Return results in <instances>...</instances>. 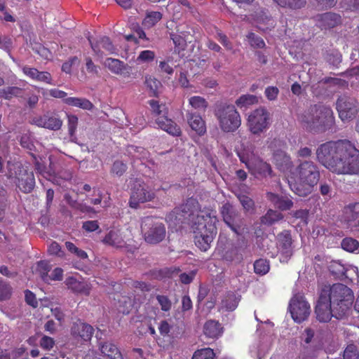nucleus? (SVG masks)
<instances>
[{"label": "nucleus", "instance_id": "b1692460", "mask_svg": "<svg viewBox=\"0 0 359 359\" xmlns=\"http://www.w3.org/2000/svg\"><path fill=\"white\" fill-rule=\"evenodd\" d=\"M65 283L68 288L74 292L87 294L90 292V286L87 282L80 280L74 277H68Z\"/></svg>", "mask_w": 359, "mask_h": 359}, {"label": "nucleus", "instance_id": "774afa93", "mask_svg": "<svg viewBox=\"0 0 359 359\" xmlns=\"http://www.w3.org/2000/svg\"><path fill=\"white\" fill-rule=\"evenodd\" d=\"M79 60L77 57H72V59H70L69 60H68L62 65V69L65 73H70L72 65L74 64H77Z\"/></svg>", "mask_w": 359, "mask_h": 359}, {"label": "nucleus", "instance_id": "603ef678", "mask_svg": "<svg viewBox=\"0 0 359 359\" xmlns=\"http://www.w3.org/2000/svg\"><path fill=\"white\" fill-rule=\"evenodd\" d=\"M34 81L43 82L48 84H52V77L50 73L47 72L37 71V74L34 79Z\"/></svg>", "mask_w": 359, "mask_h": 359}, {"label": "nucleus", "instance_id": "7ed1b4c3", "mask_svg": "<svg viewBox=\"0 0 359 359\" xmlns=\"http://www.w3.org/2000/svg\"><path fill=\"white\" fill-rule=\"evenodd\" d=\"M320 174L316 165L311 161H304L286 175L290 189L299 196H306L317 184Z\"/></svg>", "mask_w": 359, "mask_h": 359}, {"label": "nucleus", "instance_id": "cd10ccee", "mask_svg": "<svg viewBox=\"0 0 359 359\" xmlns=\"http://www.w3.org/2000/svg\"><path fill=\"white\" fill-rule=\"evenodd\" d=\"M203 332L208 337L215 339L221 336L222 327L218 322L209 320L205 324Z\"/></svg>", "mask_w": 359, "mask_h": 359}, {"label": "nucleus", "instance_id": "58836bf2", "mask_svg": "<svg viewBox=\"0 0 359 359\" xmlns=\"http://www.w3.org/2000/svg\"><path fill=\"white\" fill-rule=\"evenodd\" d=\"M281 7H287L292 9L300 8L306 4V0H273Z\"/></svg>", "mask_w": 359, "mask_h": 359}, {"label": "nucleus", "instance_id": "1a4fd4ad", "mask_svg": "<svg viewBox=\"0 0 359 359\" xmlns=\"http://www.w3.org/2000/svg\"><path fill=\"white\" fill-rule=\"evenodd\" d=\"M215 115L224 132H233L241 124V116L233 105H226L218 109Z\"/></svg>", "mask_w": 359, "mask_h": 359}, {"label": "nucleus", "instance_id": "dca6fc26", "mask_svg": "<svg viewBox=\"0 0 359 359\" xmlns=\"http://www.w3.org/2000/svg\"><path fill=\"white\" fill-rule=\"evenodd\" d=\"M278 255L280 262H287L292 255L291 235L288 231H284L278 236Z\"/></svg>", "mask_w": 359, "mask_h": 359}, {"label": "nucleus", "instance_id": "c85d7f7f", "mask_svg": "<svg viewBox=\"0 0 359 359\" xmlns=\"http://www.w3.org/2000/svg\"><path fill=\"white\" fill-rule=\"evenodd\" d=\"M239 298L233 292H229L222 299L220 309L222 311H233L238 306Z\"/></svg>", "mask_w": 359, "mask_h": 359}, {"label": "nucleus", "instance_id": "f257e3e1", "mask_svg": "<svg viewBox=\"0 0 359 359\" xmlns=\"http://www.w3.org/2000/svg\"><path fill=\"white\" fill-rule=\"evenodd\" d=\"M318 161L337 175L359 174V150L348 140L322 144L316 150Z\"/></svg>", "mask_w": 359, "mask_h": 359}, {"label": "nucleus", "instance_id": "473e14b6", "mask_svg": "<svg viewBox=\"0 0 359 359\" xmlns=\"http://www.w3.org/2000/svg\"><path fill=\"white\" fill-rule=\"evenodd\" d=\"M336 266L337 268V271L332 270V272L344 276L346 278H349V276L351 275L352 273H353L358 278V269L356 266H350L346 269H344L343 266H341L340 264L334 262L331 267Z\"/></svg>", "mask_w": 359, "mask_h": 359}, {"label": "nucleus", "instance_id": "f704fd0d", "mask_svg": "<svg viewBox=\"0 0 359 359\" xmlns=\"http://www.w3.org/2000/svg\"><path fill=\"white\" fill-rule=\"evenodd\" d=\"M323 26L325 28L333 27L340 22V16L339 15L327 13L321 16Z\"/></svg>", "mask_w": 359, "mask_h": 359}, {"label": "nucleus", "instance_id": "bb28decb", "mask_svg": "<svg viewBox=\"0 0 359 359\" xmlns=\"http://www.w3.org/2000/svg\"><path fill=\"white\" fill-rule=\"evenodd\" d=\"M101 353L109 359H123L118 348L111 342H104L100 346Z\"/></svg>", "mask_w": 359, "mask_h": 359}, {"label": "nucleus", "instance_id": "2f4dec72", "mask_svg": "<svg viewBox=\"0 0 359 359\" xmlns=\"http://www.w3.org/2000/svg\"><path fill=\"white\" fill-rule=\"evenodd\" d=\"M256 23V26L258 29L264 32L267 31L274 26V20L269 18L265 13H263L260 16L257 18Z\"/></svg>", "mask_w": 359, "mask_h": 359}, {"label": "nucleus", "instance_id": "5701e85b", "mask_svg": "<svg viewBox=\"0 0 359 359\" xmlns=\"http://www.w3.org/2000/svg\"><path fill=\"white\" fill-rule=\"evenodd\" d=\"M267 198L276 208L281 210H290L293 205L291 198L286 196H279L273 193L269 192Z\"/></svg>", "mask_w": 359, "mask_h": 359}, {"label": "nucleus", "instance_id": "3c124183", "mask_svg": "<svg viewBox=\"0 0 359 359\" xmlns=\"http://www.w3.org/2000/svg\"><path fill=\"white\" fill-rule=\"evenodd\" d=\"M172 39L178 50L184 48L187 39L180 34H172Z\"/></svg>", "mask_w": 359, "mask_h": 359}, {"label": "nucleus", "instance_id": "a878e982", "mask_svg": "<svg viewBox=\"0 0 359 359\" xmlns=\"http://www.w3.org/2000/svg\"><path fill=\"white\" fill-rule=\"evenodd\" d=\"M72 333L74 335L79 336L83 341H87L93 336V328L90 325L79 323L74 325Z\"/></svg>", "mask_w": 359, "mask_h": 359}, {"label": "nucleus", "instance_id": "0e129e2a", "mask_svg": "<svg viewBox=\"0 0 359 359\" xmlns=\"http://www.w3.org/2000/svg\"><path fill=\"white\" fill-rule=\"evenodd\" d=\"M63 271L61 268H55L48 274V282L51 280H60L62 278Z\"/></svg>", "mask_w": 359, "mask_h": 359}, {"label": "nucleus", "instance_id": "49530a36", "mask_svg": "<svg viewBox=\"0 0 359 359\" xmlns=\"http://www.w3.org/2000/svg\"><path fill=\"white\" fill-rule=\"evenodd\" d=\"M358 355V348L353 344L347 346L344 352V359H359Z\"/></svg>", "mask_w": 359, "mask_h": 359}, {"label": "nucleus", "instance_id": "052dcab7", "mask_svg": "<svg viewBox=\"0 0 359 359\" xmlns=\"http://www.w3.org/2000/svg\"><path fill=\"white\" fill-rule=\"evenodd\" d=\"M126 170V165L122 161H115L113 167L112 172L117 175H121Z\"/></svg>", "mask_w": 359, "mask_h": 359}, {"label": "nucleus", "instance_id": "f03ea898", "mask_svg": "<svg viewBox=\"0 0 359 359\" xmlns=\"http://www.w3.org/2000/svg\"><path fill=\"white\" fill-rule=\"evenodd\" d=\"M183 217L191 222L194 233L195 243L203 251H206L217 234L215 212L212 210H201L197 201L189 199L182 205Z\"/></svg>", "mask_w": 359, "mask_h": 359}, {"label": "nucleus", "instance_id": "20e7f679", "mask_svg": "<svg viewBox=\"0 0 359 359\" xmlns=\"http://www.w3.org/2000/svg\"><path fill=\"white\" fill-rule=\"evenodd\" d=\"M325 294L327 297L336 318H343L350 310L354 299L352 290L343 284H334L332 286H325L320 294Z\"/></svg>", "mask_w": 359, "mask_h": 359}, {"label": "nucleus", "instance_id": "f3484780", "mask_svg": "<svg viewBox=\"0 0 359 359\" xmlns=\"http://www.w3.org/2000/svg\"><path fill=\"white\" fill-rule=\"evenodd\" d=\"M102 65L114 74L121 75L123 77H130L131 75V67L118 59L108 57L104 60Z\"/></svg>", "mask_w": 359, "mask_h": 359}, {"label": "nucleus", "instance_id": "423d86ee", "mask_svg": "<svg viewBox=\"0 0 359 359\" xmlns=\"http://www.w3.org/2000/svg\"><path fill=\"white\" fill-rule=\"evenodd\" d=\"M299 121L305 127L311 130L327 129L334 123L332 110L327 107L314 106L299 116Z\"/></svg>", "mask_w": 359, "mask_h": 359}, {"label": "nucleus", "instance_id": "6ab92c4d", "mask_svg": "<svg viewBox=\"0 0 359 359\" xmlns=\"http://www.w3.org/2000/svg\"><path fill=\"white\" fill-rule=\"evenodd\" d=\"M32 123L39 127L57 130L61 128L62 122L56 116L44 115L43 116L34 117L32 121Z\"/></svg>", "mask_w": 359, "mask_h": 359}, {"label": "nucleus", "instance_id": "338daca9", "mask_svg": "<svg viewBox=\"0 0 359 359\" xmlns=\"http://www.w3.org/2000/svg\"><path fill=\"white\" fill-rule=\"evenodd\" d=\"M48 252L51 255H55L59 257L62 256V252L60 245L56 242H52L48 247Z\"/></svg>", "mask_w": 359, "mask_h": 359}, {"label": "nucleus", "instance_id": "4468645a", "mask_svg": "<svg viewBox=\"0 0 359 359\" xmlns=\"http://www.w3.org/2000/svg\"><path fill=\"white\" fill-rule=\"evenodd\" d=\"M282 143L279 140H272L269 147L273 151V161L277 168L283 172L286 177V175L290 170H293L292 162L290 156L281 149L275 150L276 147H281Z\"/></svg>", "mask_w": 359, "mask_h": 359}, {"label": "nucleus", "instance_id": "4d7b16f0", "mask_svg": "<svg viewBox=\"0 0 359 359\" xmlns=\"http://www.w3.org/2000/svg\"><path fill=\"white\" fill-rule=\"evenodd\" d=\"M279 93V90L275 86H269L265 89V95L269 100H275Z\"/></svg>", "mask_w": 359, "mask_h": 359}, {"label": "nucleus", "instance_id": "09e8293b", "mask_svg": "<svg viewBox=\"0 0 359 359\" xmlns=\"http://www.w3.org/2000/svg\"><path fill=\"white\" fill-rule=\"evenodd\" d=\"M173 65L172 60L168 58L167 60L160 61L159 69L161 72L171 75L174 72Z\"/></svg>", "mask_w": 359, "mask_h": 359}, {"label": "nucleus", "instance_id": "6e6d98bb", "mask_svg": "<svg viewBox=\"0 0 359 359\" xmlns=\"http://www.w3.org/2000/svg\"><path fill=\"white\" fill-rule=\"evenodd\" d=\"M238 197L244 209L247 211L252 209L254 203L251 198L245 195H239Z\"/></svg>", "mask_w": 359, "mask_h": 359}, {"label": "nucleus", "instance_id": "de8ad7c7", "mask_svg": "<svg viewBox=\"0 0 359 359\" xmlns=\"http://www.w3.org/2000/svg\"><path fill=\"white\" fill-rule=\"evenodd\" d=\"M249 43L254 48H262L265 46V43L260 37L255 36L253 33H250L247 36Z\"/></svg>", "mask_w": 359, "mask_h": 359}, {"label": "nucleus", "instance_id": "5fc2aeb1", "mask_svg": "<svg viewBox=\"0 0 359 359\" xmlns=\"http://www.w3.org/2000/svg\"><path fill=\"white\" fill-rule=\"evenodd\" d=\"M55 344L53 338L48 336H43L40 339V346L45 350H50Z\"/></svg>", "mask_w": 359, "mask_h": 359}, {"label": "nucleus", "instance_id": "bf43d9fd", "mask_svg": "<svg viewBox=\"0 0 359 359\" xmlns=\"http://www.w3.org/2000/svg\"><path fill=\"white\" fill-rule=\"evenodd\" d=\"M12 39L8 36L0 38V48L10 53L12 48Z\"/></svg>", "mask_w": 359, "mask_h": 359}, {"label": "nucleus", "instance_id": "c03bdc74", "mask_svg": "<svg viewBox=\"0 0 359 359\" xmlns=\"http://www.w3.org/2000/svg\"><path fill=\"white\" fill-rule=\"evenodd\" d=\"M215 353L213 350L210 348H205L197 350L194 355L193 359H213Z\"/></svg>", "mask_w": 359, "mask_h": 359}, {"label": "nucleus", "instance_id": "c756f323", "mask_svg": "<svg viewBox=\"0 0 359 359\" xmlns=\"http://www.w3.org/2000/svg\"><path fill=\"white\" fill-rule=\"evenodd\" d=\"M65 102L69 105L86 110H90L93 107V104L86 98L69 97L65 99Z\"/></svg>", "mask_w": 359, "mask_h": 359}, {"label": "nucleus", "instance_id": "79ce46f5", "mask_svg": "<svg viewBox=\"0 0 359 359\" xmlns=\"http://www.w3.org/2000/svg\"><path fill=\"white\" fill-rule=\"evenodd\" d=\"M145 83L149 89L152 95L156 96L158 93L159 88L161 87V82L156 78L152 76H147Z\"/></svg>", "mask_w": 359, "mask_h": 359}, {"label": "nucleus", "instance_id": "7c9ffc66", "mask_svg": "<svg viewBox=\"0 0 359 359\" xmlns=\"http://www.w3.org/2000/svg\"><path fill=\"white\" fill-rule=\"evenodd\" d=\"M257 102L258 97L257 96L246 94L239 97L236 101V104L240 109H247Z\"/></svg>", "mask_w": 359, "mask_h": 359}, {"label": "nucleus", "instance_id": "e433bc0d", "mask_svg": "<svg viewBox=\"0 0 359 359\" xmlns=\"http://www.w3.org/2000/svg\"><path fill=\"white\" fill-rule=\"evenodd\" d=\"M156 54L150 50L141 51L137 55L135 62L137 65H142L152 62L155 58Z\"/></svg>", "mask_w": 359, "mask_h": 359}, {"label": "nucleus", "instance_id": "a211bd4d", "mask_svg": "<svg viewBox=\"0 0 359 359\" xmlns=\"http://www.w3.org/2000/svg\"><path fill=\"white\" fill-rule=\"evenodd\" d=\"M316 314L317 319L320 322H327L332 316L334 317V311L327 302V297H325V294H320L316 307Z\"/></svg>", "mask_w": 359, "mask_h": 359}, {"label": "nucleus", "instance_id": "f8f14e48", "mask_svg": "<svg viewBox=\"0 0 359 359\" xmlns=\"http://www.w3.org/2000/svg\"><path fill=\"white\" fill-rule=\"evenodd\" d=\"M155 197L154 191L144 182L135 181L131 189L130 206L137 208L140 203L150 201Z\"/></svg>", "mask_w": 359, "mask_h": 359}, {"label": "nucleus", "instance_id": "4c0bfd02", "mask_svg": "<svg viewBox=\"0 0 359 359\" xmlns=\"http://www.w3.org/2000/svg\"><path fill=\"white\" fill-rule=\"evenodd\" d=\"M341 248L347 252H359L358 241L351 238H344L341 242Z\"/></svg>", "mask_w": 359, "mask_h": 359}, {"label": "nucleus", "instance_id": "393cba45", "mask_svg": "<svg viewBox=\"0 0 359 359\" xmlns=\"http://www.w3.org/2000/svg\"><path fill=\"white\" fill-rule=\"evenodd\" d=\"M187 121L191 128L197 134L201 135L205 133V123L200 115L192 113L189 114Z\"/></svg>", "mask_w": 359, "mask_h": 359}, {"label": "nucleus", "instance_id": "6e6552de", "mask_svg": "<svg viewBox=\"0 0 359 359\" xmlns=\"http://www.w3.org/2000/svg\"><path fill=\"white\" fill-rule=\"evenodd\" d=\"M141 229L144 240L149 243H157L165 236V228L158 219L147 217L142 219Z\"/></svg>", "mask_w": 359, "mask_h": 359}, {"label": "nucleus", "instance_id": "c9c22d12", "mask_svg": "<svg viewBox=\"0 0 359 359\" xmlns=\"http://www.w3.org/2000/svg\"><path fill=\"white\" fill-rule=\"evenodd\" d=\"M34 269L36 273H39L43 281L48 283V272L50 271V265L48 262H39Z\"/></svg>", "mask_w": 359, "mask_h": 359}, {"label": "nucleus", "instance_id": "864d4df0", "mask_svg": "<svg viewBox=\"0 0 359 359\" xmlns=\"http://www.w3.org/2000/svg\"><path fill=\"white\" fill-rule=\"evenodd\" d=\"M294 217L297 219H300L298 225L305 226L308 223L309 212L305 210H300L294 212Z\"/></svg>", "mask_w": 359, "mask_h": 359}, {"label": "nucleus", "instance_id": "0eeeda50", "mask_svg": "<svg viewBox=\"0 0 359 359\" xmlns=\"http://www.w3.org/2000/svg\"><path fill=\"white\" fill-rule=\"evenodd\" d=\"M8 177L25 193L30 192L35 184L33 173L29 172L27 167L23 166L19 162L8 163Z\"/></svg>", "mask_w": 359, "mask_h": 359}, {"label": "nucleus", "instance_id": "39448f33", "mask_svg": "<svg viewBox=\"0 0 359 359\" xmlns=\"http://www.w3.org/2000/svg\"><path fill=\"white\" fill-rule=\"evenodd\" d=\"M254 146L248 141H243L236 147V151L241 161L255 175L266 177L271 175L269 164L261 160L254 152Z\"/></svg>", "mask_w": 359, "mask_h": 359}, {"label": "nucleus", "instance_id": "a19ab883", "mask_svg": "<svg viewBox=\"0 0 359 359\" xmlns=\"http://www.w3.org/2000/svg\"><path fill=\"white\" fill-rule=\"evenodd\" d=\"M189 104L197 110H205L208 107V102L201 96H193L189 99Z\"/></svg>", "mask_w": 359, "mask_h": 359}, {"label": "nucleus", "instance_id": "e2e57ef3", "mask_svg": "<svg viewBox=\"0 0 359 359\" xmlns=\"http://www.w3.org/2000/svg\"><path fill=\"white\" fill-rule=\"evenodd\" d=\"M225 259L228 261L239 262L242 259V255L238 254L237 249H233L226 254Z\"/></svg>", "mask_w": 359, "mask_h": 359}, {"label": "nucleus", "instance_id": "9b49d317", "mask_svg": "<svg viewBox=\"0 0 359 359\" xmlns=\"http://www.w3.org/2000/svg\"><path fill=\"white\" fill-rule=\"evenodd\" d=\"M270 125V114L264 107L252 111L248 118V127L255 135H259L267 130Z\"/></svg>", "mask_w": 359, "mask_h": 359}, {"label": "nucleus", "instance_id": "13d9d810", "mask_svg": "<svg viewBox=\"0 0 359 359\" xmlns=\"http://www.w3.org/2000/svg\"><path fill=\"white\" fill-rule=\"evenodd\" d=\"M156 299L163 311H168L170 310L171 307V302L167 297L158 295Z\"/></svg>", "mask_w": 359, "mask_h": 359}, {"label": "nucleus", "instance_id": "2eb2a0df", "mask_svg": "<svg viewBox=\"0 0 359 359\" xmlns=\"http://www.w3.org/2000/svg\"><path fill=\"white\" fill-rule=\"evenodd\" d=\"M337 109L342 121H349L358 114V103L353 98L342 96L337 100Z\"/></svg>", "mask_w": 359, "mask_h": 359}, {"label": "nucleus", "instance_id": "aec40b11", "mask_svg": "<svg viewBox=\"0 0 359 359\" xmlns=\"http://www.w3.org/2000/svg\"><path fill=\"white\" fill-rule=\"evenodd\" d=\"M344 218L346 222L347 228L353 231V228L359 226V203L349 205L344 208Z\"/></svg>", "mask_w": 359, "mask_h": 359}, {"label": "nucleus", "instance_id": "9d476101", "mask_svg": "<svg viewBox=\"0 0 359 359\" xmlns=\"http://www.w3.org/2000/svg\"><path fill=\"white\" fill-rule=\"evenodd\" d=\"M149 104L153 113L158 116L156 120L158 126L172 135H180V128L171 119H168L165 116L167 114V109L165 106L163 104H159L157 101L154 100L149 101Z\"/></svg>", "mask_w": 359, "mask_h": 359}, {"label": "nucleus", "instance_id": "ddd939ff", "mask_svg": "<svg viewBox=\"0 0 359 359\" xmlns=\"http://www.w3.org/2000/svg\"><path fill=\"white\" fill-rule=\"evenodd\" d=\"M289 311L292 319L297 323H302L309 316L311 313L310 304L302 294L294 295L289 304Z\"/></svg>", "mask_w": 359, "mask_h": 359}, {"label": "nucleus", "instance_id": "72a5a7b5", "mask_svg": "<svg viewBox=\"0 0 359 359\" xmlns=\"http://www.w3.org/2000/svg\"><path fill=\"white\" fill-rule=\"evenodd\" d=\"M162 18V14L157 11H149L142 22V25L147 28H150L155 25Z\"/></svg>", "mask_w": 359, "mask_h": 359}, {"label": "nucleus", "instance_id": "ea45409f", "mask_svg": "<svg viewBox=\"0 0 359 359\" xmlns=\"http://www.w3.org/2000/svg\"><path fill=\"white\" fill-rule=\"evenodd\" d=\"M283 219V215L280 212L270 210L262 218V222L266 224H272L273 223L278 222Z\"/></svg>", "mask_w": 359, "mask_h": 359}, {"label": "nucleus", "instance_id": "37998d69", "mask_svg": "<svg viewBox=\"0 0 359 359\" xmlns=\"http://www.w3.org/2000/svg\"><path fill=\"white\" fill-rule=\"evenodd\" d=\"M229 209L230 206L229 205L227 204L224 205L222 207V213L223 215L224 221L231 229L232 231H233L237 234H240L241 233L240 231V227L237 228L231 222V217L229 215Z\"/></svg>", "mask_w": 359, "mask_h": 359}, {"label": "nucleus", "instance_id": "4be33fe9", "mask_svg": "<svg viewBox=\"0 0 359 359\" xmlns=\"http://www.w3.org/2000/svg\"><path fill=\"white\" fill-rule=\"evenodd\" d=\"M49 161L50 165L48 168H46L43 164L37 161L36 163V169L37 172L46 180L51 181L53 183L60 184L57 175L55 173V165L52 163L50 158Z\"/></svg>", "mask_w": 359, "mask_h": 359}, {"label": "nucleus", "instance_id": "69168bd1", "mask_svg": "<svg viewBox=\"0 0 359 359\" xmlns=\"http://www.w3.org/2000/svg\"><path fill=\"white\" fill-rule=\"evenodd\" d=\"M68 126H69V131L71 135H72L76 130L77 123H78V118L74 115H68Z\"/></svg>", "mask_w": 359, "mask_h": 359}, {"label": "nucleus", "instance_id": "680f3d73", "mask_svg": "<svg viewBox=\"0 0 359 359\" xmlns=\"http://www.w3.org/2000/svg\"><path fill=\"white\" fill-rule=\"evenodd\" d=\"M21 90L17 87H8L3 91V95L6 99H10L13 96L18 95L20 93Z\"/></svg>", "mask_w": 359, "mask_h": 359}, {"label": "nucleus", "instance_id": "a18cd8bd", "mask_svg": "<svg viewBox=\"0 0 359 359\" xmlns=\"http://www.w3.org/2000/svg\"><path fill=\"white\" fill-rule=\"evenodd\" d=\"M255 272L257 274L264 275L269 271V264L266 259H259L254 264Z\"/></svg>", "mask_w": 359, "mask_h": 359}, {"label": "nucleus", "instance_id": "8fccbe9b", "mask_svg": "<svg viewBox=\"0 0 359 359\" xmlns=\"http://www.w3.org/2000/svg\"><path fill=\"white\" fill-rule=\"evenodd\" d=\"M100 46L109 52L110 54H116V49L107 37H103L100 41Z\"/></svg>", "mask_w": 359, "mask_h": 359}, {"label": "nucleus", "instance_id": "412c9836", "mask_svg": "<svg viewBox=\"0 0 359 359\" xmlns=\"http://www.w3.org/2000/svg\"><path fill=\"white\" fill-rule=\"evenodd\" d=\"M125 237V232L119 229H112L105 236L103 242L114 248H123L126 243Z\"/></svg>", "mask_w": 359, "mask_h": 359}]
</instances>
